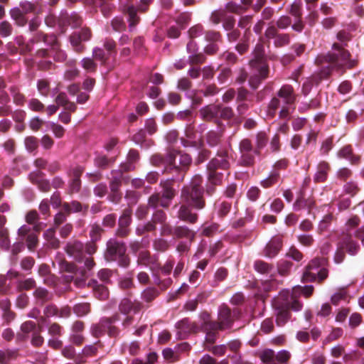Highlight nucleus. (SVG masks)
I'll use <instances>...</instances> for the list:
<instances>
[{
  "label": "nucleus",
  "instance_id": "obj_11",
  "mask_svg": "<svg viewBox=\"0 0 364 364\" xmlns=\"http://www.w3.org/2000/svg\"><path fill=\"white\" fill-rule=\"evenodd\" d=\"M94 261H87L85 264L77 265V269L72 274H65L62 278L68 282L73 283L77 288L87 287V279L93 275Z\"/></svg>",
  "mask_w": 364,
  "mask_h": 364
},
{
  "label": "nucleus",
  "instance_id": "obj_50",
  "mask_svg": "<svg viewBox=\"0 0 364 364\" xmlns=\"http://www.w3.org/2000/svg\"><path fill=\"white\" fill-rule=\"evenodd\" d=\"M122 174V170L114 169L111 171L112 178L109 183L110 192H122L120 191L121 182L120 175Z\"/></svg>",
  "mask_w": 364,
  "mask_h": 364
},
{
  "label": "nucleus",
  "instance_id": "obj_17",
  "mask_svg": "<svg viewBox=\"0 0 364 364\" xmlns=\"http://www.w3.org/2000/svg\"><path fill=\"white\" fill-rule=\"evenodd\" d=\"M277 31H287L291 28L296 33H302L304 31L303 18H293L290 14L281 15L276 21L269 22Z\"/></svg>",
  "mask_w": 364,
  "mask_h": 364
},
{
  "label": "nucleus",
  "instance_id": "obj_14",
  "mask_svg": "<svg viewBox=\"0 0 364 364\" xmlns=\"http://www.w3.org/2000/svg\"><path fill=\"white\" fill-rule=\"evenodd\" d=\"M160 180L161 191L151 194L148 200V203H154L156 206H161L164 208H168L172 203L176 191L171 185L173 181L161 183Z\"/></svg>",
  "mask_w": 364,
  "mask_h": 364
},
{
  "label": "nucleus",
  "instance_id": "obj_53",
  "mask_svg": "<svg viewBox=\"0 0 364 364\" xmlns=\"http://www.w3.org/2000/svg\"><path fill=\"white\" fill-rule=\"evenodd\" d=\"M25 249V244L22 241H16L15 242L13 245L11 246V250H10V261L11 263H16L18 259V254L23 251Z\"/></svg>",
  "mask_w": 364,
  "mask_h": 364
},
{
  "label": "nucleus",
  "instance_id": "obj_55",
  "mask_svg": "<svg viewBox=\"0 0 364 364\" xmlns=\"http://www.w3.org/2000/svg\"><path fill=\"white\" fill-rule=\"evenodd\" d=\"M18 348L0 349V364H9L15 358Z\"/></svg>",
  "mask_w": 364,
  "mask_h": 364
},
{
  "label": "nucleus",
  "instance_id": "obj_32",
  "mask_svg": "<svg viewBox=\"0 0 364 364\" xmlns=\"http://www.w3.org/2000/svg\"><path fill=\"white\" fill-rule=\"evenodd\" d=\"M206 177L208 181L204 183L205 186H212L213 187L214 193L216 191V186L220 185L224 178V173L218 169H207Z\"/></svg>",
  "mask_w": 364,
  "mask_h": 364
},
{
  "label": "nucleus",
  "instance_id": "obj_13",
  "mask_svg": "<svg viewBox=\"0 0 364 364\" xmlns=\"http://www.w3.org/2000/svg\"><path fill=\"white\" fill-rule=\"evenodd\" d=\"M140 20L139 14L136 13V9L132 5H129V11H126L124 16H116L111 21V25L113 30L120 32L126 30L128 23L129 31L132 32L136 24Z\"/></svg>",
  "mask_w": 364,
  "mask_h": 364
},
{
  "label": "nucleus",
  "instance_id": "obj_47",
  "mask_svg": "<svg viewBox=\"0 0 364 364\" xmlns=\"http://www.w3.org/2000/svg\"><path fill=\"white\" fill-rule=\"evenodd\" d=\"M287 11L293 18H303V2L301 0H294L287 6Z\"/></svg>",
  "mask_w": 364,
  "mask_h": 364
},
{
  "label": "nucleus",
  "instance_id": "obj_21",
  "mask_svg": "<svg viewBox=\"0 0 364 364\" xmlns=\"http://www.w3.org/2000/svg\"><path fill=\"white\" fill-rule=\"evenodd\" d=\"M121 321V316L118 313L113 314L111 316H102L100 318V325L107 332L110 337H119L121 331L118 326L114 324Z\"/></svg>",
  "mask_w": 364,
  "mask_h": 364
},
{
  "label": "nucleus",
  "instance_id": "obj_64",
  "mask_svg": "<svg viewBox=\"0 0 364 364\" xmlns=\"http://www.w3.org/2000/svg\"><path fill=\"white\" fill-rule=\"evenodd\" d=\"M359 190L358 182L352 180L346 182L343 186V192L350 196V197L355 196Z\"/></svg>",
  "mask_w": 364,
  "mask_h": 364
},
{
  "label": "nucleus",
  "instance_id": "obj_60",
  "mask_svg": "<svg viewBox=\"0 0 364 364\" xmlns=\"http://www.w3.org/2000/svg\"><path fill=\"white\" fill-rule=\"evenodd\" d=\"M11 102L9 95L4 90L0 91V106L4 109V114L12 113V107L9 103Z\"/></svg>",
  "mask_w": 364,
  "mask_h": 364
},
{
  "label": "nucleus",
  "instance_id": "obj_36",
  "mask_svg": "<svg viewBox=\"0 0 364 364\" xmlns=\"http://www.w3.org/2000/svg\"><path fill=\"white\" fill-rule=\"evenodd\" d=\"M175 327L178 329L176 335V338L186 339L189 336L191 333V323L188 318L178 321L175 324Z\"/></svg>",
  "mask_w": 364,
  "mask_h": 364
},
{
  "label": "nucleus",
  "instance_id": "obj_7",
  "mask_svg": "<svg viewBox=\"0 0 364 364\" xmlns=\"http://www.w3.org/2000/svg\"><path fill=\"white\" fill-rule=\"evenodd\" d=\"M328 67L343 75L347 70H354L358 68L359 63L358 55L352 51L327 52Z\"/></svg>",
  "mask_w": 364,
  "mask_h": 364
},
{
  "label": "nucleus",
  "instance_id": "obj_4",
  "mask_svg": "<svg viewBox=\"0 0 364 364\" xmlns=\"http://www.w3.org/2000/svg\"><path fill=\"white\" fill-rule=\"evenodd\" d=\"M200 114L203 118L213 121L223 129L226 126L238 125L241 122L231 107L223 105H205L200 109Z\"/></svg>",
  "mask_w": 364,
  "mask_h": 364
},
{
  "label": "nucleus",
  "instance_id": "obj_59",
  "mask_svg": "<svg viewBox=\"0 0 364 364\" xmlns=\"http://www.w3.org/2000/svg\"><path fill=\"white\" fill-rule=\"evenodd\" d=\"M9 90L13 97V102L15 105L21 106L24 104L26 102V97L21 93L19 89L16 86H11Z\"/></svg>",
  "mask_w": 364,
  "mask_h": 364
},
{
  "label": "nucleus",
  "instance_id": "obj_52",
  "mask_svg": "<svg viewBox=\"0 0 364 364\" xmlns=\"http://www.w3.org/2000/svg\"><path fill=\"white\" fill-rule=\"evenodd\" d=\"M73 311L78 318H82L90 312V304L87 302L75 304L73 307Z\"/></svg>",
  "mask_w": 364,
  "mask_h": 364
},
{
  "label": "nucleus",
  "instance_id": "obj_12",
  "mask_svg": "<svg viewBox=\"0 0 364 364\" xmlns=\"http://www.w3.org/2000/svg\"><path fill=\"white\" fill-rule=\"evenodd\" d=\"M314 289V286L312 284L294 285L291 291L287 289L286 290L289 297L288 302L289 310L294 312L300 311L303 308V302L297 296L309 297L312 294Z\"/></svg>",
  "mask_w": 364,
  "mask_h": 364
},
{
  "label": "nucleus",
  "instance_id": "obj_28",
  "mask_svg": "<svg viewBox=\"0 0 364 364\" xmlns=\"http://www.w3.org/2000/svg\"><path fill=\"white\" fill-rule=\"evenodd\" d=\"M337 157L349 161L352 165H357L360 163L361 157L354 153L352 145L348 144L342 146L337 151Z\"/></svg>",
  "mask_w": 364,
  "mask_h": 364
},
{
  "label": "nucleus",
  "instance_id": "obj_19",
  "mask_svg": "<svg viewBox=\"0 0 364 364\" xmlns=\"http://www.w3.org/2000/svg\"><path fill=\"white\" fill-rule=\"evenodd\" d=\"M262 362L273 361L275 364H288L291 354L289 350L282 349L275 353L269 348H264L258 351Z\"/></svg>",
  "mask_w": 364,
  "mask_h": 364
},
{
  "label": "nucleus",
  "instance_id": "obj_2",
  "mask_svg": "<svg viewBox=\"0 0 364 364\" xmlns=\"http://www.w3.org/2000/svg\"><path fill=\"white\" fill-rule=\"evenodd\" d=\"M179 152L170 149L165 154L155 153L150 157V162L153 166L161 167V173H169L170 177L161 180L163 181H174L181 182L183 181L188 166L192 163V157L188 154L181 155L178 161Z\"/></svg>",
  "mask_w": 364,
  "mask_h": 364
},
{
  "label": "nucleus",
  "instance_id": "obj_22",
  "mask_svg": "<svg viewBox=\"0 0 364 364\" xmlns=\"http://www.w3.org/2000/svg\"><path fill=\"white\" fill-rule=\"evenodd\" d=\"M267 0H240L238 4L229 1L225 4V8L232 6V11H237L239 9L245 7H252L253 10L252 14L261 12L262 9L267 5Z\"/></svg>",
  "mask_w": 364,
  "mask_h": 364
},
{
  "label": "nucleus",
  "instance_id": "obj_37",
  "mask_svg": "<svg viewBox=\"0 0 364 364\" xmlns=\"http://www.w3.org/2000/svg\"><path fill=\"white\" fill-rule=\"evenodd\" d=\"M118 309L123 316L136 314L138 312L137 306L133 303L132 299L128 297H124L119 303Z\"/></svg>",
  "mask_w": 364,
  "mask_h": 364
},
{
  "label": "nucleus",
  "instance_id": "obj_10",
  "mask_svg": "<svg viewBox=\"0 0 364 364\" xmlns=\"http://www.w3.org/2000/svg\"><path fill=\"white\" fill-rule=\"evenodd\" d=\"M41 23L40 18L37 16H33L32 18L28 17V31L33 34L26 42V47L28 50H31L36 44H41L42 46L38 50L37 53H45L43 50L45 48L50 47L51 43L48 41L46 35L38 31V28Z\"/></svg>",
  "mask_w": 364,
  "mask_h": 364
},
{
  "label": "nucleus",
  "instance_id": "obj_34",
  "mask_svg": "<svg viewBox=\"0 0 364 364\" xmlns=\"http://www.w3.org/2000/svg\"><path fill=\"white\" fill-rule=\"evenodd\" d=\"M338 242H340V247L343 248L346 252L351 256L357 255L360 250L358 242L353 239L351 236L343 237Z\"/></svg>",
  "mask_w": 364,
  "mask_h": 364
},
{
  "label": "nucleus",
  "instance_id": "obj_35",
  "mask_svg": "<svg viewBox=\"0 0 364 364\" xmlns=\"http://www.w3.org/2000/svg\"><path fill=\"white\" fill-rule=\"evenodd\" d=\"M198 233L200 236L212 237L219 232L220 230V223L218 221H206L199 228Z\"/></svg>",
  "mask_w": 364,
  "mask_h": 364
},
{
  "label": "nucleus",
  "instance_id": "obj_56",
  "mask_svg": "<svg viewBox=\"0 0 364 364\" xmlns=\"http://www.w3.org/2000/svg\"><path fill=\"white\" fill-rule=\"evenodd\" d=\"M149 205L154 210V213L151 219L154 222H157L159 223H165L167 218L166 214L163 210L159 208L161 206H156L154 203L149 204Z\"/></svg>",
  "mask_w": 364,
  "mask_h": 364
},
{
  "label": "nucleus",
  "instance_id": "obj_62",
  "mask_svg": "<svg viewBox=\"0 0 364 364\" xmlns=\"http://www.w3.org/2000/svg\"><path fill=\"white\" fill-rule=\"evenodd\" d=\"M58 264L60 270L59 273L61 274V276L65 274H72L77 269V267L65 259H58Z\"/></svg>",
  "mask_w": 364,
  "mask_h": 364
},
{
  "label": "nucleus",
  "instance_id": "obj_6",
  "mask_svg": "<svg viewBox=\"0 0 364 364\" xmlns=\"http://www.w3.org/2000/svg\"><path fill=\"white\" fill-rule=\"evenodd\" d=\"M127 245L123 240L117 239L116 237H110L106 242L105 259L107 262H114L118 267L127 269L131 264V258L127 254Z\"/></svg>",
  "mask_w": 364,
  "mask_h": 364
},
{
  "label": "nucleus",
  "instance_id": "obj_3",
  "mask_svg": "<svg viewBox=\"0 0 364 364\" xmlns=\"http://www.w3.org/2000/svg\"><path fill=\"white\" fill-rule=\"evenodd\" d=\"M249 64L252 73L247 80V85L252 90H257L270 72V59L265 44L259 39L251 52Z\"/></svg>",
  "mask_w": 364,
  "mask_h": 364
},
{
  "label": "nucleus",
  "instance_id": "obj_1",
  "mask_svg": "<svg viewBox=\"0 0 364 364\" xmlns=\"http://www.w3.org/2000/svg\"><path fill=\"white\" fill-rule=\"evenodd\" d=\"M214 194L212 186H205L203 178L200 174H195L181 189V205L177 211L179 220L193 224L198 219L199 211L206 205L205 196Z\"/></svg>",
  "mask_w": 364,
  "mask_h": 364
},
{
  "label": "nucleus",
  "instance_id": "obj_41",
  "mask_svg": "<svg viewBox=\"0 0 364 364\" xmlns=\"http://www.w3.org/2000/svg\"><path fill=\"white\" fill-rule=\"evenodd\" d=\"M275 323L277 326H283L291 318V313L289 309H285L282 306H278L274 310Z\"/></svg>",
  "mask_w": 364,
  "mask_h": 364
},
{
  "label": "nucleus",
  "instance_id": "obj_27",
  "mask_svg": "<svg viewBox=\"0 0 364 364\" xmlns=\"http://www.w3.org/2000/svg\"><path fill=\"white\" fill-rule=\"evenodd\" d=\"M205 39L207 44L204 48L206 54L212 55L218 52L219 47L218 42L221 41V35L215 31H209L205 33Z\"/></svg>",
  "mask_w": 364,
  "mask_h": 364
},
{
  "label": "nucleus",
  "instance_id": "obj_30",
  "mask_svg": "<svg viewBox=\"0 0 364 364\" xmlns=\"http://www.w3.org/2000/svg\"><path fill=\"white\" fill-rule=\"evenodd\" d=\"M41 328H46L51 336L60 337L64 333L63 328L58 323H53L48 318H41L38 321Z\"/></svg>",
  "mask_w": 364,
  "mask_h": 364
},
{
  "label": "nucleus",
  "instance_id": "obj_61",
  "mask_svg": "<svg viewBox=\"0 0 364 364\" xmlns=\"http://www.w3.org/2000/svg\"><path fill=\"white\" fill-rule=\"evenodd\" d=\"M276 14V8L272 7L271 6H264L260 12V16L258 17L260 20L264 21V22H272L274 21L273 19L274 15Z\"/></svg>",
  "mask_w": 364,
  "mask_h": 364
},
{
  "label": "nucleus",
  "instance_id": "obj_49",
  "mask_svg": "<svg viewBox=\"0 0 364 364\" xmlns=\"http://www.w3.org/2000/svg\"><path fill=\"white\" fill-rule=\"evenodd\" d=\"M318 12L317 11H313L309 12L304 18H303V23H304V31L305 35H307L309 33L310 31L309 29H306V26H308L309 28H313L316 22L318 20Z\"/></svg>",
  "mask_w": 364,
  "mask_h": 364
},
{
  "label": "nucleus",
  "instance_id": "obj_51",
  "mask_svg": "<svg viewBox=\"0 0 364 364\" xmlns=\"http://www.w3.org/2000/svg\"><path fill=\"white\" fill-rule=\"evenodd\" d=\"M70 36L77 40L87 42L92 38V32L87 27H80L78 30L74 31Z\"/></svg>",
  "mask_w": 364,
  "mask_h": 364
},
{
  "label": "nucleus",
  "instance_id": "obj_15",
  "mask_svg": "<svg viewBox=\"0 0 364 364\" xmlns=\"http://www.w3.org/2000/svg\"><path fill=\"white\" fill-rule=\"evenodd\" d=\"M35 10V4L30 1H21L18 6L9 10V15L14 24L18 27H24L28 22V14Z\"/></svg>",
  "mask_w": 364,
  "mask_h": 364
},
{
  "label": "nucleus",
  "instance_id": "obj_9",
  "mask_svg": "<svg viewBox=\"0 0 364 364\" xmlns=\"http://www.w3.org/2000/svg\"><path fill=\"white\" fill-rule=\"evenodd\" d=\"M64 250L68 257L73 259L78 265H82L88 260L94 261L91 258V256L95 253L97 247L91 244L87 245L80 240H75L68 242L65 245Z\"/></svg>",
  "mask_w": 364,
  "mask_h": 364
},
{
  "label": "nucleus",
  "instance_id": "obj_25",
  "mask_svg": "<svg viewBox=\"0 0 364 364\" xmlns=\"http://www.w3.org/2000/svg\"><path fill=\"white\" fill-rule=\"evenodd\" d=\"M254 270L262 276L261 279L273 278L274 274V266L262 259H256L253 263Z\"/></svg>",
  "mask_w": 364,
  "mask_h": 364
},
{
  "label": "nucleus",
  "instance_id": "obj_40",
  "mask_svg": "<svg viewBox=\"0 0 364 364\" xmlns=\"http://www.w3.org/2000/svg\"><path fill=\"white\" fill-rule=\"evenodd\" d=\"M33 294L37 304L39 305H43L46 302L50 301L53 297L52 293L50 292L47 288L43 287L36 288Z\"/></svg>",
  "mask_w": 364,
  "mask_h": 364
},
{
  "label": "nucleus",
  "instance_id": "obj_42",
  "mask_svg": "<svg viewBox=\"0 0 364 364\" xmlns=\"http://www.w3.org/2000/svg\"><path fill=\"white\" fill-rule=\"evenodd\" d=\"M294 267V263L287 259H280L277 262V265L274 267V274H278L284 277L289 275Z\"/></svg>",
  "mask_w": 364,
  "mask_h": 364
},
{
  "label": "nucleus",
  "instance_id": "obj_20",
  "mask_svg": "<svg viewBox=\"0 0 364 364\" xmlns=\"http://www.w3.org/2000/svg\"><path fill=\"white\" fill-rule=\"evenodd\" d=\"M206 166L207 169H228L230 166L228 150L225 149H218L215 156L210 159Z\"/></svg>",
  "mask_w": 364,
  "mask_h": 364
},
{
  "label": "nucleus",
  "instance_id": "obj_54",
  "mask_svg": "<svg viewBox=\"0 0 364 364\" xmlns=\"http://www.w3.org/2000/svg\"><path fill=\"white\" fill-rule=\"evenodd\" d=\"M103 48L108 56L116 58L118 51L117 43L113 39L105 38L103 40Z\"/></svg>",
  "mask_w": 364,
  "mask_h": 364
},
{
  "label": "nucleus",
  "instance_id": "obj_23",
  "mask_svg": "<svg viewBox=\"0 0 364 364\" xmlns=\"http://www.w3.org/2000/svg\"><path fill=\"white\" fill-rule=\"evenodd\" d=\"M283 236L275 235L266 243L264 249V256L268 259H273L278 255L283 247Z\"/></svg>",
  "mask_w": 364,
  "mask_h": 364
},
{
  "label": "nucleus",
  "instance_id": "obj_39",
  "mask_svg": "<svg viewBox=\"0 0 364 364\" xmlns=\"http://www.w3.org/2000/svg\"><path fill=\"white\" fill-rule=\"evenodd\" d=\"M28 168V165L25 159L22 156H16L14 159L9 168V174L16 176H18L23 170Z\"/></svg>",
  "mask_w": 364,
  "mask_h": 364
},
{
  "label": "nucleus",
  "instance_id": "obj_8",
  "mask_svg": "<svg viewBox=\"0 0 364 364\" xmlns=\"http://www.w3.org/2000/svg\"><path fill=\"white\" fill-rule=\"evenodd\" d=\"M327 262L323 258L315 257L310 260L302 270V283L322 282L328 277Z\"/></svg>",
  "mask_w": 364,
  "mask_h": 364
},
{
  "label": "nucleus",
  "instance_id": "obj_63",
  "mask_svg": "<svg viewBox=\"0 0 364 364\" xmlns=\"http://www.w3.org/2000/svg\"><path fill=\"white\" fill-rule=\"evenodd\" d=\"M228 276V270L224 267L218 268L214 272V279L213 281L212 286L217 287L219 283L223 282L227 279Z\"/></svg>",
  "mask_w": 364,
  "mask_h": 364
},
{
  "label": "nucleus",
  "instance_id": "obj_57",
  "mask_svg": "<svg viewBox=\"0 0 364 364\" xmlns=\"http://www.w3.org/2000/svg\"><path fill=\"white\" fill-rule=\"evenodd\" d=\"M269 141V136L267 132L264 130L259 131L255 135V147L256 149H258L259 151L261 152V150L263 149L267 144Z\"/></svg>",
  "mask_w": 364,
  "mask_h": 364
},
{
  "label": "nucleus",
  "instance_id": "obj_24",
  "mask_svg": "<svg viewBox=\"0 0 364 364\" xmlns=\"http://www.w3.org/2000/svg\"><path fill=\"white\" fill-rule=\"evenodd\" d=\"M232 203L227 200H218L213 204L212 219L223 223L232 210Z\"/></svg>",
  "mask_w": 364,
  "mask_h": 364
},
{
  "label": "nucleus",
  "instance_id": "obj_18",
  "mask_svg": "<svg viewBox=\"0 0 364 364\" xmlns=\"http://www.w3.org/2000/svg\"><path fill=\"white\" fill-rule=\"evenodd\" d=\"M264 37L269 42L272 39V44L276 48L287 46L290 44L291 41L290 33L279 32L273 26L272 23H267V27L264 32ZM267 48H269V43L267 45Z\"/></svg>",
  "mask_w": 364,
  "mask_h": 364
},
{
  "label": "nucleus",
  "instance_id": "obj_48",
  "mask_svg": "<svg viewBox=\"0 0 364 364\" xmlns=\"http://www.w3.org/2000/svg\"><path fill=\"white\" fill-rule=\"evenodd\" d=\"M163 290H164V288L159 289L156 287L149 286L141 291V297L145 301L150 302L158 296Z\"/></svg>",
  "mask_w": 364,
  "mask_h": 364
},
{
  "label": "nucleus",
  "instance_id": "obj_45",
  "mask_svg": "<svg viewBox=\"0 0 364 364\" xmlns=\"http://www.w3.org/2000/svg\"><path fill=\"white\" fill-rule=\"evenodd\" d=\"M329 169L328 164L325 162H321L318 166V169L314 175V181L315 183H322L328 178V171Z\"/></svg>",
  "mask_w": 364,
  "mask_h": 364
},
{
  "label": "nucleus",
  "instance_id": "obj_46",
  "mask_svg": "<svg viewBox=\"0 0 364 364\" xmlns=\"http://www.w3.org/2000/svg\"><path fill=\"white\" fill-rule=\"evenodd\" d=\"M24 146L28 153L36 156L39 146V139L34 136H26L24 138Z\"/></svg>",
  "mask_w": 364,
  "mask_h": 364
},
{
  "label": "nucleus",
  "instance_id": "obj_26",
  "mask_svg": "<svg viewBox=\"0 0 364 364\" xmlns=\"http://www.w3.org/2000/svg\"><path fill=\"white\" fill-rule=\"evenodd\" d=\"M227 9H228L230 11L240 15L237 23V28L244 30V33L251 34L250 28L253 22L254 14H244L242 11V9H239L237 11H232V6H230Z\"/></svg>",
  "mask_w": 364,
  "mask_h": 364
},
{
  "label": "nucleus",
  "instance_id": "obj_31",
  "mask_svg": "<svg viewBox=\"0 0 364 364\" xmlns=\"http://www.w3.org/2000/svg\"><path fill=\"white\" fill-rule=\"evenodd\" d=\"M218 318L223 329H231L233 326V321L231 316L230 308L227 305L220 306L218 311Z\"/></svg>",
  "mask_w": 364,
  "mask_h": 364
},
{
  "label": "nucleus",
  "instance_id": "obj_58",
  "mask_svg": "<svg viewBox=\"0 0 364 364\" xmlns=\"http://www.w3.org/2000/svg\"><path fill=\"white\" fill-rule=\"evenodd\" d=\"M184 135L185 138L183 136L180 138L181 146L184 148L193 147V144L196 139L195 134L192 131L188 130L186 127L184 129Z\"/></svg>",
  "mask_w": 364,
  "mask_h": 364
},
{
  "label": "nucleus",
  "instance_id": "obj_38",
  "mask_svg": "<svg viewBox=\"0 0 364 364\" xmlns=\"http://www.w3.org/2000/svg\"><path fill=\"white\" fill-rule=\"evenodd\" d=\"M237 104V112L239 115L246 114L250 107L251 100L246 93H239L235 99Z\"/></svg>",
  "mask_w": 364,
  "mask_h": 364
},
{
  "label": "nucleus",
  "instance_id": "obj_43",
  "mask_svg": "<svg viewBox=\"0 0 364 364\" xmlns=\"http://www.w3.org/2000/svg\"><path fill=\"white\" fill-rule=\"evenodd\" d=\"M223 132V128L220 127V131L212 129L207 132L205 139L209 147L215 148L220 144Z\"/></svg>",
  "mask_w": 364,
  "mask_h": 364
},
{
  "label": "nucleus",
  "instance_id": "obj_5",
  "mask_svg": "<svg viewBox=\"0 0 364 364\" xmlns=\"http://www.w3.org/2000/svg\"><path fill=\"white\" fill-rule=\"evenodd\" d=\"M296 97L291 85H283L276 92L269 103V107L274 111L280 108L279 113L282 117H289L296 109Z\"/></svg>",
  "mask_w": 364,
  "mask_h": 364
},
{
  "label": "nucleus",
  "instance_id": "obj_29",
  "mask_svg": "<svg viewBox=\"0 0 364 364\" xmlns=\"http://www.w3.org/2000/svg\"><path fill=\"white\" fill-rule=\"evenodd\" d=\"M346 230L348 236L361 237L364 225L360 226V220L358 216L353 215L346 222Z\"/></svg>",
  "mask_w": 364,
  "mask_h": 364
},
{
  "label": "nucleus",
  "instance_id": "obj_16",
  "mask_svg": "<svg viewBox=\"0 0 364 364\" xmlns=\"http://www.w3.org/2000/svg\"><path fill=\"white\" fill-rule=\"evenodd\" d=\"M240 156L237 164L245 167L253 166L256 157L260 158L261 152L256 149L249 139H243L239 144Z\"/></svg>",
  "mask_w": 364,
  "mask_h": 364
},
{
  "label": "nucleus",
  "instance_id": "obj_44",
  "mask_svg": "<svg viewBox=\"0 0 364 364\" xmlns=\"http://www.w3.org/2000/svg\"><path fill=\"white\" fill-rule=\"evenodd\" d=\"M251 34L243 33L242 36L237 41L234 46L237 53L242 55L247 53L250 48V41Z\"/></svg>",
  "mask_w": 364,
  "mask_h": 364
},
{
  "label": "nucleus",
  "instance_id": "obj_33",
  "mask_svg": "<svg viewBox=\"0 0 364 364\" xmlns=\"http://www.w3.org/2000/svg\"><path fill=\"white\" fill-rule=\"evenodd\" d=\"M36 328V324L32 321H26L20 326V332L16 334V340L18 343L24 342L28 339L32 331Z\"/></svg>",
  "mask_w": 364,
  "mask_h": 364
}]
</instances>
